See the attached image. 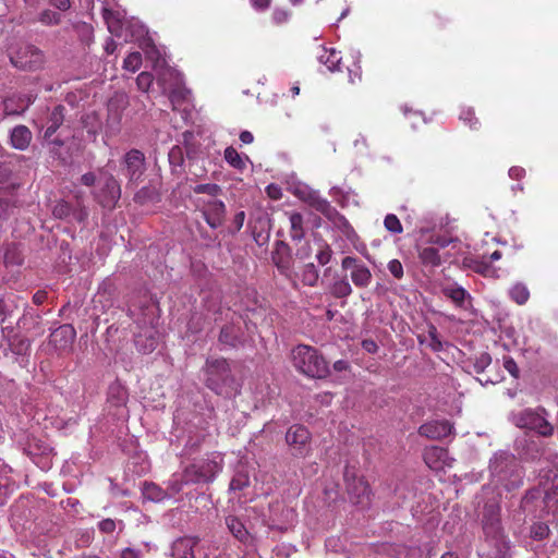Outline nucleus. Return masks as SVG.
<instances>
[{
    "label": "nucleus",
    "instance_id": "de8ad7c7",
    "mask_svg": "<svg viewBox=\"0 0 558 558\" xmlns=\"http://www.w3.org/2000/svg\"><path fill=\"white\" fill-rule=\"evenodd\" d=\"M331 256H332V250L330 248V246L325 242L322 243L319 245L318 252L316 253V259H317L318 264L322 266L327 265L330 262Z\"/></svg>",
    "mask_w": 558,
    "mask_h": 558
},
{
    "label": "nucleus",
    "instance_id": "c85d7f7f",
    "mask_svg": "<svg viewBox=\"0 0 558 558\" xmlns=\"http://www.w3.org/2000/svg\"><path fill=\"white\" fill-rule=\"evenodd\" d=\"M226 524L236 539L242 543H246L248 541L250 534L240 519L229 515L226 518Z\"/></svg>",
    "mask_w": 558,
    "mask_h": 558
},
{
    "label": "nucleus",
    "instance_id": "473e14b6",
    "mask_svg": "<svg viewBox=\"0 0 558 558\" xmlns=\"http://www.w3.org/2000/svg\"><path fill=\"white\" fill-rule=\"evenodd\" d=\"M444 294L450 299L458 307H464L465 300L470 294L462 287H449L444 289Z\"/></svg>",
    "mask_w": 558,
    "mask_h": 558
},
{
    "label": "nucleus",
    "instance_id": "a18cd8bd",
    "mask_svg": "<svg viewBox=\"0 0 558 558\" xmlns=\"http://www.w3.org/2000/svg\"><path fill=\"white\" fill-rule=\"evenodd\" d=\"M72 214V207L69 203L61 201L52 209V215L58 219H66Z\"/></svg>",
    "mask_w": 558,
    "mask_h": 558
},
{
    "label": "nucleus",
    "instance_id": "e433bc0d",
    "mask_svg": "<svg viewBox=\"0 0 558 558\" xmlns=\"http://www.w3.org/2000/svg\"><path fill=\"white\" fill-rule=\"evenodd\" d=\"M193 192L195 194H206L203 198H217L219 194H221L222 190L218 184L215 183H204L197 184L193 187Z\"/></svg>",
    "mask_w": 558,
    "mask_h": 558
},
{
    "label": "nucleus",
    "instance_id": "b1692460",
    "mask_svg": "<svg viewBox=\"0 0 558 558\" xmlns=\"http://www.w3.org/2000/svg\"><path fill=\"white\" fill-rule=\"evenodd\" d=\"M418 258L423 266L436 268L441 264L439 250L434 246H420L417 248Z\"/></svg>",
    "mask_w": 558,
    "mask_h": 558
},
{
    "label": "nucleus",
    "instance_id": "20e7f679",
    "mask_svg": "<svg viewBox=\"0 0 558 558\" xmlns=\"http://www.w3.org/2000/svg\"><path fill=\"white\" fill-rule=\"evenodd\" d=\"M547 411L544 408L524 409L513 416L514 424L520 428L534 430L543 437L554 434V426L548 422Z\"/></svg>",
    "mask_w": 558,
    "mask_h": 558
},
{
    "label": "nucleus",
    "instance_id": "393cba45",
    "mask_svg": "<svg viewBox=\"0 0 558 558\" xmlns=\"http://www.w3.org/2000/svg\"><path fill=\"white\" fill-rule=\"evenodd\" d=\"M64 111L65 108L62 105H58L53 108L51 111L49 119L47 121V128L45 130L44 137L49 138L51 137L56 131L60 128V125L64 121Z\"/></svg>",
    "mask_w": 558,
    "mask_h": 558
},
{
    "label": "nucleus",
    "instance_id": "f8f14e48",
    "mask_svg": "<svg viewBox=\"0 0 558 558\" xmlns=\"http://www.w3.org/2000/svg\"><path fill=\"white\" fill-rule=\"evenodd\" d=\"M286 441L294 457H304L310 450L311 433L303 425H292L287 430Z\"/></svg>",
    "mask_w": 558,
    "mask_h": 558
},
{
    "label": "nucleus",
    "instance_id": "c756f323",
    "mask_svg": "<svg viewBox=\"0 0 558 558\" xmlns=\"http://www.w3.org/2000/svg\"><path fill=\"white\" fill-rule=\"evenodd\" d=\"M328 292L337 299H343L352 293V287L345 277H337L335 281L328 286Z\"/></svg>",
    "mask_w": 558,
    "mask_h": 558
},
{
    "label": "nucleus",
    "instance_id": "2f4dec72",
    "mask_svg": "<svg viewBox=\"0 0 558 558\" xmlns=\"http://www.w3.org/2000/svg\"><path fill=\"white\" fill-rule=\"evenodd\" d=\"M544 505L547 512L558 514V480L555 481L553 486L546 492Z\"/></svg>",
    "mask_w": 558,
    "mask_h": 558
},
{
    "label": "nucleus",
    "instance_id": "f257e3e1",
    "mask_svg": "<svg viewBox=\"0 0 558 558\" xmlns=\"http://www.w3.org/2000/svg\"><path fill=\"white\" fill-rule=\"evenodd\" d=\"M492 483L511 492L523 484V469L517 458L501 451L494 456L489 463Z\"/></svg>",
    "mask_w": 558,
    "mask_h": 558
},
{
    "label": "nucleus",
    "instance_id": "49530a36",
    "mask_svg": "<svg viewBox=\"0 0 558 558\" xmlns=\"http://www.w3.org/2000/svg\"><path fill=\"white\" fill-rule=\"evenodd\" d=\"M291 13L287 9L277 8L272 11L271 21L275 25L281 26L289 22Z\"/></svg>",
    "mask_w": 558,
    "mask_h": 558
},
{
    "label": "nucleus",
    "instance_id": "4be33fe9",
    "mask_svg": "<svg viewBox=\"0 0 558 558\" xmlns=\"http://www.w3.org/2000/svg\"><path fill=\"white\" fill-rule=\"evenodd\" d=\"M487 548L481 554V558H511L508 541L486 542Z\"/></svg>",
    "mask_w": 558,
    "mask_h": 558
},
{
    "label": "nucleus",
    "instance_id": "052dcab7",
    "mask_svg": "<svg viewBox=\"0 0 558 558\" xmlns=\"http://www.w3.org/2000/svg\"><path fill=\"white\" fill-rule=\"evenodd\" d=\"M437 333V328L434 325H430L428 328V336L433 341V348L435 350H438L441 347V342L438 340Z\"/></svg>",
    "mask_w": 558,
    "mask_h": 558
},
{
    "label": "nucleus",
    "instance_id": "c03bdc74",
    "mask_svg": "<svg viewBox=\"0 0 558 558\" xmlns=\"http://www.w3.org/2000/svg\"><path fill=\"white\" fill-rule=\"evenodd\" d=\"M530 535L532 538H534L536 541H543L544 538H546L549 535V527L547 524H545L543 522L534 523L531 526Z\"/></svg>",
    "mask_w": 558,
    "mask_h": 558
},
{
    "label": "nucleus",
    "instance_id": "09e8293b",
    "mask_svg": "<svg viewBox=\"0 0 558 558\" xmlns=\"http://www.w3.org/2000/svg\"><path fill=\"white\" fill-rule=\"evenodd\" d=\"M349 82L355 84L362 80V69L360 62L352 60L351 65H347Z\"/></svg>",
    "mask_w": 558,
    "mask_h": 558
},
{
    "label": "nucleus",
    "instance_id": "1a4fd4ad",
    "mask_svg": "<svg viewBox=\"0 0 558 558\" xmlns=\"http://www.w3.org/2000/svg\"><path fill=\"white\" fill-rule=\"evenodd\" d=\"M220 469V465L214 460H202L192 463L184 469L182 482L189 485L213 481Z\"/></svg>",
    "mask_w": 558,
    "mask_h": 558
},
{
    "label": "nucleus",
    "instance_id": "6ab92c4d",
    "mask_svg": "<svg viewBox=\"0 0 558 558\" xmlns=\"http://www.w3.org/2000/svg\"><path fill=\"white\" fill-rule=\"evenodd\" d=\"M128 398V389L120 383H113L109 386L107 402L116 409L114 415H122L125 411Z\"/></svg>",
    "mask_w": 558,
    "mask_h": 558
},
{
    "label": "nucleus",
    "instance_id": "3c124183",
    "mask_svg": "<svg viewBox=\"0 0 558 558\" xmlns=\"http://www.w3.org/2000/svg\"><path fill=\"white\" fill-rule=\"evenodd\" d=\"M154 77L149 72H142L136 77V85L140 90L142 92H148L153 84Z\"/></svg>",
    "mask_w": 558,
    "mask_h": 558
},
{
    "label": "nucleus",
    "instance_id": "a211bd4d",
    "mask_svg": "<svg viewBox=\"0 0 558 558\" xmlns=\"http://www.w3.org/2000/svg\"><path fill=\"white\" fill-rule=\"evenodd\" d=\"M271 259L281 275L289 276L293 260L291 250L287 243L283 241H278L276 243Z\"/></svg>",
    "mask_w": 558,
    "mask_h": 558
},
{
    "label": "nucleus",
    "instance_id": "ddd939ff",
    "mask_svg": "<svg viewBox=\"0 0 558 558\" xmlns=\"http://www.w3.org/2000/svg\"><path fill=\"white\" fill-rule=\"evenodd\" d=\"M298 196L302 202L323 214L326 218L333 219L338 217L347 222L345 218L326 198H323L317 191L303 190L298 193Z\"/></svg>",
    "mask_w": 558,
    "mask_h": 558
},
{
    "label": "nucleus",
    "instance_id": "423d86ee",
    "mask_svg": "<svg viewBox=\"0 0 558 558\" xmlns=\"http://www.w3.org/2000/svg\"><path fill=\"white\" fill-rule=\"evenodd\" d=\"M100 180L97 189L93 192L94 199L102 207L112 209L121 197V186L113 174L99 170Z\"/></svg>",
    "mask_w": 558,
    "mask_h": 558
},
{
    "label": "nucleus",
    "instance_id": "0eeeda50",
    "mask_svg": "<svg viewBox=\"0 0 558 558\" xmlns=\"http://www.w3.org/2000/svg\"><path fill=\"white\" fill-rule=\"evenodd\" d=\"M44 53L37 47L23 44L10 52L11 63L25 71H36L44 64Z\"/></svg>",
    "mask_w": 558,
    "mask_h": 558
},
{
    "label": "nucleus",
    "instance_id": "c9c22d12",
    "mask_svg": "<svg viewBox=\"0 0 558 558\" xmlns=\"http://www.w3.org/2000/svg\"><path fill=\"white\" fill-rule=\"evenodd\" d=\"M143 495L146 499L151 501H161L167 497L166 490L155 483H145L143 487Z\"/></svg>",
    "mask_w": 558,
    "mask_h": 558
},
{
    "label": "nucleus",
    "instance_id": "7ed1b4c3",
    "mask_svg": "<svg viewBox=\"0 0 558 558\" xmlns=\"http://www.w3.org/2000/svg\"><path fill=\"white\" fill-rule=\"evenodd\" d=\"M204 371L206 374L205 385L215 393L223 397L236 393L235 379L226 359H207Z\"/></svg>",
    "mask_w": 558,
    "mask_h": 558
},
{
    "label": "nucleus",
    "instance_id": "aec40b11",
    "mask_svg": "<svg viewBox=\"0 0 558 558\" xmlns=\"http://www.w3.org/2000/svg\"><path fill=\"white\" fill-rule=\"evenodd\" d=\"M448 451L438 446H432L424 451V461L432 470H441L447 464Z\"/></svg>",
    "mask_w": 558,
    "mask_h": 558
},
{
    "label": "nucleus",
    "instance_id": "72a5a7b5",
    "mask_svg": "<svg viewBox=\"0 0 558 558\" xmlns=\"http://www.w3.org/2000/svg\"><path fill=\"white\" fill-rule=\"evenodd\" d=\"M510 298L518 305L525 304L530 299L527 287L521 282L515 283L509 291Z\"/></svg>",
    "mask_w": 558,
    "mask_h": 558
},
{
    "label": "nucleus",
    "instance_id": "0e129e2a",
    "mask_svg": "<svg viewBox=\"0 0 558 558\" xmlns=\"http://www.w3.org/2000/svg\"><path fill=\"white\" fill-rule=\"evenodd\" d=\"M49 3L50 5L61 11H66L71 7L70 0H49Z\"/></svg>",
    "mask_w": 558,
    "mask_h": 558
},
{
    "label": "nucleus",
    "instance_id": "e2e57ef3",
    "mask_svg": "<svg viewBox=\"0 0 558 558\" xmlns=\"http://www.w3.org/2000/svg\"><path fill=\"white\" fill-rule=\"evenodd\" d=\"M244 220H245V213L242 210V211H239L234 215V218H233V226H234V230L235 231H240L244 225Z\"/></svg>",
    "mask_w": 558,
    "mask_h": 558
},
{
    "label": "nucleus",
    "instance_id": "864d4df0",
    "mask_svg": "<svg viewBox=\"0 0 558 558\" xmlns=\"http://www.w3.org/2000/svg\"><path fill=\"white\" fill-rule=\"evenodd\" d=\"M504 367L512 377L519 378L520 369L511 356H504Z\"/></svg>",
    "mask_w": 558,
    "mask_h": 558
},
{
    "label": "nucleus",
    "instance_id": "bf43d9fd",
    "mask_svg": "<svg viewBox=\"0 0 558 558\" xmlns=\"http://www.w3.org/2000/svg\"><path fill=\"white\" fill-rule=\"evenodd\" d=\"M120 558H143V553L141 549L126 547L121 551Z\"/></svg>",
    "mask_w": 558,
    "mask_h": 558
},
{
    "label": "nucleus",
    "instance_id": "603ef678",
    "mask_svg": "<svg viewBox=\"0 0 558 558\" xmlns=\"http://www.w3.org/2000/svg\"><path fill=\"white\" fill-rule=\"evenodd\" d=\"M460 119L471 129H477L480 125L478 119L475 117L473 109H465L461 112Z\"/></svg>",
    "mask_w": 558,
    "mask_h": 558
},
{
    "label": "nucleus",
    "instance_id": "6e6552de",
    "mask_svg": "<svg viewBox=\"0 0 558 558\" xmlns=\"http://www.w3.org/2000/svg\"><path fill=\"white\" fill-rule=\"evenodd\" d=\"M482 522L485 542L507 541L501 526L500 506L497 502L485 504Z\"/></svg>",
    "mask_w": 558,
    "mask_h": 558
},
{
    "label": "nucleus",
    "instance_id": "9b49d317",
    "mask_svg": "<svg viewBox=\"0 0 558 558\" xmlns=\"http://www.w3.org/2000/svg\"><path fill=\"white\" fill-rule=\"evenodd\" d=\"M341 268L350 271V278L356 288H367L373 279L369 268L357 257L345 256L341 260Z\"/></svg>",
    "mask_w": 558,
    "mask_h": 558
},
{
    "label": "nucleus",
    "instance_id": "58836bf2",
    "mask_svg": "<svg viewBox=\"0 0 558 558\" xmlns=\"http://www.w3.org/2000/svg\"><path fill=\"white\" fill-rule=\"evenodd\" d=\"M473 270L486 278H498V270L486 260H475Z\"/></svg>",
    "mask_w": 558,
    "mask_h": 558
},
{
    "label": "nucleus",
    "instance_id": "5fc2aeb1",
    "mask_svg": "<svg viewBox=\"0 0 558 558\" xmlns=\"http://www.w3.org/2000/svg\"><path fill=\"white\" fill-rule=\"evenodd\" d=\"M388 270L396 279H401L403 277V266L399 259H391L388 263Z\"/></svg>",
    "mask_w": 558,
    "mask_h": 558
},
{
    "label": "nucleus",
    "instance_id": "2eb2a0df",
    "mask_svg": "<svg viewBox=\"0 0 558 558\" xmlns=\"http://www.w3.org/2000/svg\"><path fill=\"white\" fill-rule=\"evenodd\" d=\"M123 172L130 182H136L146 170L145 155L140 149H131L123 157Z\"/></svg>",
    "mask_w": 558,
    "mask_h": 558
},
{
    "label": "nucleus",
    "instance_id": "4c0bfd02",
    "mask_svg": "<svg viewBox=\"0 0 558 558\" xmlns=\"http://www.w3.org/2000/svg\"><path fill=\"white\" fill-rule=\"evenodd\" d=\"M225 159L233 168L242 170L245 168V162L235 148L229 146L225 149Z\"/></svg>",
    "mask_w": 558,
    "mask_h": 558
},
{
    "label": "nucleus",
    "instance_id": "5701e85b",
    "mask_svg": "<svg viewBox=\"0 0 558 558\" xmlns=\"http://www.w3.org/2000/svg\"><path fill=\"white\" fill-rule=\"evenodd\" d=\"M31 98L26 96L9 97L3 101V111L7 116L21 114L29 106Z\"/></svg>",
    "mask_w": 558,
    "mask_h": 558
},
{
    "label": "nucleus",
    "instance_id": "39448f33",
    "mask_svg": "<svg viewBox=\"0 0 558 558\" xmlns=\"http://www.w3.org/2000/svg\"><path fill=\"white\" fill-rule=\"evenodd\" d=\"M343 477L350 501L362 508L368 507L373 496L368 482L363 476H359L353 468L349 466H345Z\"/></svg>",
    "mask_w": 558,
    "mask_h": 558
},
{
    "label": "nucleus",
    "instance_id": "7c9ffc66",
    "mask_svg": "<svg viewBox=\"0 0 558 558\" xmlns=\"http://www.w3.org/2000/svg\"><path fill=\"white\" fill-rule=\"evenodd\" d=\"M219 342L222 344L230 345L232 348L238 345V343L240 342V338L234 325H225L221 328L219 333Z\"/></svg>",
    "mask_w": 558,
    "mask_h": 558
},
{
    "label": "nucleus",
    "instance_id": "69168bd1",
    "mask_svg": "<svg viewBox=\"0 0 558 558\" xmlns=\"http://www.w3.org/2000/svg\"><path fill=\"white\" fill-rule=\"evenodd\" d=\"M252 7L257 11H265L270 7L271 0H251Z\"/></svg>",
    "mask_w": 558,
    "mask_h": 558
},
{
    "label": "nucleus",
    "instance_id": "f03ea898",
    "mask_svg": "<svg viewBox=\"0 0 558 558\" xmlns=\"http://www.w3.org/2000/svg\"><path fill=\"white\" fill-rule=\"evenodd\" d=\"M291 361L294 368L311 378H326L329 373V364L325 356L314 347L298 344L291 351Z\"/></svg>",
    "mask_w": 558,
    "mask_h": 558
},
{
    "label": "nucleus",
    "instance_id": "8fccbe9b",
    "mask_svg": "<svg viewBox=\"0 0 558 558\" xmlns=\"http://www.w3.org/2000/svg\"><path fill=\"white\" fill-rule=\"evenodd\" d=\"M250 485V478L246 474H236L230 482L231 490H243Z\"/></svg>",
    "mask_w": 558,
    "mask_h": 558
},
{
    "label": "nucleus",
    "instance_id": "bb28decb",
    "mask_svg": "<svg viewBox=\"0 0 558 558\" xmlns=\"http://www.w3.org/2000/svg\"><path fill=\"white\" fill-rule=\"evenodd\" d=\"M291 240L300 242L305 236L304 218L302 214L292 211L289 214Z\"/></svg>",
    "mask_w": 558,
    "mask_h": 558
},
{
    "label": "nucleus",
    "instance_id": "f704fd0d",
    "mask_svg": "<svg viewBox=\"0 0 558 558\" xmlns=\"http://www.w3.org/2000/svg\"><path fill=\"white\" fill-rule=\"evenodd\" d=\"M319 279V272L313 263L304 265L301 274V280L305 286L315 287Z\"/></svg>",
    "mask_w": 558,
    "mask_h": 558
},
{
    "label": "nucleus",
    "instance_id": "9d476101",
    "mask_svg": "<svg viewBox=\"0 0 558 558\" xmlns=\"http://www.w3.org/2000/svg\"><path fill=\"white\" fill-rule=\"evenodd\" d=\"M195 206L210 228L217 229L225 222L226 205L222 201L214 197L196 198Z\"/></svg>",
    "mask_w": 558,
    "mask_h": 558
},
{
    "label": "nucleus",
    "instance_id": "338daca9",
    "mask_svg": "<svg viewBox=\"0 0 558 558\" xmlns=\"http://www.w3.org/2000/svg\"><path fill=\"white\" fill-rule=\"evenodd\" d=\"M362 348L368 353H376L378 350L377 343L371 339L363 340Z\"/></svg>",
    "mask_w": 558,
    "mask_h": 558
},
{
    "label": "nucleus",
    "instance_id": "13d9d810",
    "mask_svg": "<svg viewBox=\"0 0 558 558\" xmlns=\"http://www.w3.org/2000/svg\"><path fill=\"white\" fill-rule=\"evenodd\" d=\"M490 363H492V356L488 353H483V354H481L480 357L476 359L474 368H475L476 373H482Z\"/></svg>",
    "mask_w": 558,
    "mask_h": 558
},
{
    "label": "nucleus",
    "instance_id": "a19ab883",
    "mask_svg": "<svg viewBox=\"0 0 558 558\" xmlns=\"http://www.w3.org/2000/svg\"><path fill=\"white\" fill-rule=\"evenodd\" d=\"M142 65V54L138 51L131 52L123 61V69L136 72Z\"/></svg>",
    "mask_w": 558,
    "mask_h": 558
},
{
    "label": "nucleus",
    "instance_id": "4468645a",
    "mask_svg": "<svg viewBox=\"0 0 558 558\" xmlns=\"http://www.w3.org/2000/svg\"><path fill=\"white\" fill-rule=\"evenodd\" d=\"M76 338V330L70 324H64L56 328L49 337V344L59 353L70 352Z\"/></svg>",
    "mask_w": 558,
    "mask_h": 558
},
{
    "label": "nucleus",
    "instance_id": "6e6d98bb",
    "mask_svg": "<svg viewBox=\"0 0 558 558\" xmlns=\"http://www.w3.org/2000/svg\"><path fill=\"white\" fill-rule=\"evenodd\" d=\"M117 523L114 520L107 518L98 523V529L104 534H112L116 531Z\"/></svg>",
    "mask_w": 558,
    "mask_h": 558
},
{
    "label": "nucleus",
    "instance_id": "dca6fc26",
    "mask_svg": "<svg viewBox=\"0 0 558 558\" xmlns=\"http://www.w3.org/2000/svg\"><path fill=\"white\" fill-rule=\"evenodd\" d=\"M201 542L198 536H181L171 544L172 558H196L195 551Z\"/></svg>",
    "mask_w": 558,
    "mask_h": 558
},
{
    "label": "nucleus",
    "instance_id": "a878e982",
    "mask_svg": "<svg viewBox=\"0 0 558 558\" xmlns=\"http://www.w3.org/2000/svg\"><path fill=\"white\" fill-rule=\"evenodd\" d=\"M32 141V132L25 125H17L11 133L12 146L16 149L24 150Z\"/></svg>",
    "mask_w": 558,
    "mask_h": 558
},
{
    "label": "nucleus",
    "instance_id": "ea45409f",
    "mask_svg": "<svg viewBox=\"0 0 558 558\" xmlns=\"http://www.w3.org/2000/svg\"><path fill=\"white\" fill-rule=\"evenodd\" d=\"M38 21L46 26H54L61 23V14L46 9L38 15Z\"/></svg>",
    "mask_w": 558,
    "mask_h": 558
},
{
    "label": "nucleus",
    "instance_id": "680f3d73",
    "mask_svg": "<svg viewBox=\"0 0 558 558\" xmlns=\"http://www.w3.org/2000/svg\"><path fill=\"white\" fill-rule=\"evenodd\" d=\"M97 181V177L94 172H86L81 177V183L85 186H93Z\"/></svg>",
    "mask_w": 558,
    "mask_h": 558
},
{
    "label": "nucleus",
    "instance_id": "f3484780",
    "mask_svg": "<svg viewBox=\"0 0 558 558\" xmlns=\"http://www.w3.org/2000/svg\"><path fill=\"white\" fill-rule=\"evenodd\" d=\"M453 425L447 421H430L420 426L418 434L428 439L440 440L452 434Z\"/></svg>",
    "mask_w": 558,
    "mask_h": 558
},
{
    "label": "nucleus",
    "instance_id": "774afa93",
    "mask_svg": "<svg viewBox=\"0 0 558 558\" xmlns=\"http://www.w3.org/2000/svg\"><path fill=\"white\" fill-rule=\"evenodd\" d=\"M47 300V292L46 291H37L34 295H33V302L36 304V305H41L45 301Z\"/></svg>",
    "mask_w": 558,
    "mask_h": 558
},
{
    "label": "nucleus",
    "instance_id": "cd10ccee",
    "mask_svg": "<svg viewBox=\"0 0 558 558\" xmlns=\"http://www.w3.org/2000/svg\"><path fill=\"white\" fill-rule=\"evenodd\" d=\"M102 17L110 34L117 37H122V22L119 19V14L105 7L102 8Z\"/></svg>",
    "mask_w": 558,
    "mask_h": 558
},
{
    "label": "nucleus",
    "instance_id": "412c9836",
    "mask_svg": "<svg viewBox=\"0 0 558 558\" xmlns=\"http://www.w3.org/2000/svg\"><path fill=\"white\" fill-rule=\"evenodd\" d=\"M318 60L320 63L326 65L327 70L330 72L342 71L341 52L333 48H331V49L322 48V52L318 54Z\"/></svg>",
    "mask_w": 558,
    "mask_h": 558
},
{
    "label": "nucleus",
    "instance_id": "4d7b16f0",
    "mask_svg": "<svg viewBox=\"0 0 558 558\" xmlns=\"http://www.w3.org/2000/svg\"><path fill=\"white\" fill-rule=\"evenodd\" d=\"M169 161L172 166H181L183 163V153L179 146L171 148L169 153Z\"/></svg>",
    "mask_w": 558,
    "mask_h": 558
},
{
    "label": "nucleus",
    "instance_id": "37998d69",
    "mask_svg": "<svg viewBox=\"0 0 558 558\" xmlns=\"http://www.w3.org/2000/svg\"><path fill=\"white\" fill-rule=\"evenodd\" d=\"M156 197H157V192L155 191V189H151L149 186H144L135 193L134 202L143 205L147 202L154 201Z\"/></svg>",
    "mask_w": 558,
    "mask_h": 558
},
{
    "label": "nucleus",
    "instance_id": "79ce46f5",
    "mask_svg": "<svg viewBox=\"0 0 558 558\" xmlns=\"http://www.w3.org/2000/svg\"><path fill=\"white\" fill-rule=\"evenodd\" d=\"M384 226L387 231L393 234H400L403 231L400 219L395 214H388L384 219Z\"/></svg>",
    "mask_w": 558,
    "mask_h": 558
}]
</instances>
